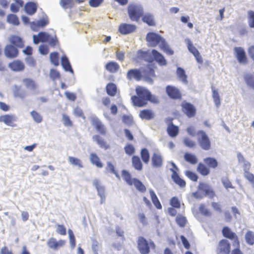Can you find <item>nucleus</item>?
Masks as SVG:
<instances>
[{"label": "nucleus", "instance_id": "16", "mask_svg": "<svg viewBox=\"0 0 254 254\" xmlns=\"http://www.w3.org/2000/svg\"><path fill=\"white\" fill-rule=\"evenodd\" d=\"M136 26L133 24L122 23L119 27V31L123 35H127L135 31Z\"/></svg>", "mask_w": 254, "mask_h": 254}, {"label": "nucleus", "instance_id": "7", "mask_svg": "<svg viewBox=\"0 0 254 254\" xmlns=\"http://www.w3.org/2000/svg\"><path fill=\"white\" fill-rule=\"evenodd\" d=\"M222 233L224 237L230 240L234 241V244L236 246H240L239 238L237 234L227 226H225L222 230Z\"/></svg>", "mask_w": 254, "mask_h": 254}, {"label": "nucleus", "instance_id": "46", "mask_svg": "<svg viewBox=\"0 0 254 254\" xmlns=\"http://www.w3.org/2000/svg\"><path fill=\"white\" fill-rule=\"evenodd\" d=\"M133 185L141 193H144L146 190V188L144 185L137 179L134 180Z\"/></svg>", "mask_w": 254, "mask_h": 254}, {"label": "nucleus", "instance_id": "33", "mask_svg": "<svg viewBox=\"0 0 254 254\" xmlns=\"http://www.w3.org/2000/svg\"><path fill=\"white\" fill-rule=\"evenodd\" d=\"M37 9V4L33 2H27L25 5V10L29 15H33Z\"/></svg>", "mask_w": 254, "mask_h": 254}, {"label": "nucleus", "instance_id": "11", "mask_svg": "<svg viewBox=\"0 0 254 254\" xmlns=\"http://www.w3.org/2000/svg\"><path fill=\"white\" fill-rule=\"evenodd\" d=\"M91 124L95 128L96 130L103 135L107 133V129L104 125L97 117L93 118L91 119Z\"/></svg>", "mask_w": 254, "mask_h": 254}, {"label": "nucleus", "instance_id": "23", "mask_svg": "<svg viewBox=\"0 0 254 254\" xmlns=\"http://www.w3.org/2000/svg\"><path fill=\"white\" fill-rule=\"evenodd\" d=\"M234 50L238 62L240 63L246 64L247 58L244 50L241 47H236Z\"/></svg>", "mask_w": 254, "mask_h": 254}, {"label": "nucleus", "instance_id": "63", "mask_svg": "<svg viewBox=\"0 0 254 254\" xmlns=\"http://www.w3.org/2000/svg\"><path fill=\"white\" fill-rule=\"evenodd\" d=\"M183 142L184 144L189 148H193L195 146V142L189 137H185Z\"/></svg>", "mask_w": 254, "mask_h": 254}, {"label": "nucleus", "instance_id": "21", "mask_svg": "<svg viewBox=\"0 0 254 254\" xmlns=\"http://www.w3.org/2000/svg\"><path fill=\"white\" fill-rule=\"evenodd\" d=\"M142 77L147 81H152V78L155 76V71L150 65H147L141 70Z\"/></svg>", "mask_w": 254, "mask_h": 254}, {"label": "nucleus", "instance_id": "62", "mask_svg": "<svg viewBox=\"0 0 254 254\" xmlns=\"http://www.w3.org/2000/svg\"><path fill=\"white\" fill-rule=\"evenodd\" d=\"M72 0H61L60 4L64 8H70L73 5Z\"/></svg>", "mask_w": 254, "mask_h": 254}, {"label": "nucleus", "instance_id": "9", "mask_svg": "<svg viewBox=\"0 0 254 254\" xmlns=\"http://www.w3.org/2000/svg\"><path fill=\"white\" fill-rule=\"evenodd\" d=\"M173 119H167L166 122L168 124L167 132L168 135L171 137H176L179 133V127L175 125L172 122Z\"/></svg>", "mask_w": 254, "mask_h": 254}, {"label": "nucleus", "instance_id": "15", "mask_svg": "<svg viewBox=\"0 0 254 254\" xmlns=\"http://www.w3.org/2000/svg\"><path fill=\"white\" fill-rule=\"evenodd\" d=\"M127 78L130 80L134 79L140 81L142 78L141 70L137 68L130 69L127 73Z\"/></svg>", "mask_w": 254, "mask_h": 254}, {"label": "nucleus", "instance_id": "41", "mask_svg": "<svg viewBox=\"0 0 254 254\" xmlns=\"http://www.w3.org/2000/svg\"><path fill=\"white\" fill-rule=\"evenodd\" d=\"M204 162L207 165L209 168L215 169L218 165V163L217 160L212 157H207L203 159Z\"/></svg>", "mask_w": 254, "mask_h": 254}, {"label": "nucleus", "instance_id": "17", "mask_svg": "<svg viewBox=\"0 0 254 254\" xmlns=\"http://www.w3.org/2000/svg\"><path fill=\"white\" fill-rule=\"evenodd\" d=\"M188 48L189 51L193 54L197 62L200 64L203 63V59L197 49L193 45L190 40L187 43Z\"/></svg>", "mask_w": 254, "mask_h": 254}, {"label": "nucleus", "instance_id": "24", "mask_svg": "<svg viewBox=\"0 0 254 254\" xmlns=\"http://www.w3.org/2000/svg\"><path fill=\"white\" fill-rule=\"evenodd\" d=\"M152 165L155 168L161 167L163 164V158L159 153H154L151 157Z\"/></svg>", "mask_w": 254, "mask_h": 254}, {"label": "nucleus", "instance_id": "31", "mask_svg": "<svg viewBox=\"0 0 254 254\" xmlns=\"http://www.w3.org/2000/svg\"><path fill=\"white\" fill-rule=\"evenodd\" d=\"M196 170L198 173L203 176H206L210 173L209 167L201 162L198 163Z\"/></svg>", "mask_w": 254, "mask_h": 254}, {"label": "nucleus", "instance_id": "30", "mask_svg": "<svg viewBox=\"0 0 254 254\" xmlns=\"http://www.w3.org/2000/svg\"><path fill=\"white\" fill-rule=\"evenodd\" d=\"M173 173L171 178L173 181L179 186L181 188H184L186 185V183L184 180L181 178L177 172L174 170H172Z\"/></svg>", "mask_w": 254, "mask_h": 254}, {"label": "nucleus", "instance_id": "43", "mask_svg": "<svg viewBox=\"0 0 254 254\" xmlns=\"http://www.w3.org/2000/svg\"><path fill=\"white\" fill-rule=\"evenodd\" d=\"M24 1L22 0H14V3L10 5V10L13 12H17L19 10L20 7H23Z\"/></svg>", "mask_w": 254, "mask_h": 254}, {"label": "nucleus", "instance_id": "49", "mask_svg": "<svg viewBox=\"0 0 254 254\" xmlns=\"http://www.w3.org/2000/svg\"><path fill=\"white\" fill-rule=\"evenodd\" d=\"M68 160L69 163L73 166H77L79 168H82L83 167L82 161L78 158L69 156L68 158Z\"/></svg>", "mask_w": 254, "mask_h": 254}, {"label": "nucleus", "instance_id": "8", "mask_svg": "<svg viewBox=\"0 0 254 254\" xmlns=\"http://www.w3.org/2000/svg\"><path fill=\"white\" fill-rule=\"evenodd\" d=\"M4 53L7 58L12 59L16 58L18 56L19 51L17 48L11 44H8L6 45L4 48Z\"/></svg>", "mask_w": 254, "mask_h": 254}, {"label": "nucleus", "instance_id": "35", "mask_svg": "<svg viewBox=\"0 0 254 254\" xmlns=\"http://www.w3.org/2000/svg\"><path fill=\"white\" fill-rule=\"evenodd\" d=\"M106 69L111 73L116 72L120 68L119 64L115 62H109L105 65Z\"/></svg>", "mask_w": 254, "mask_h": 254}, {"label": "nucleus", "instance_id": "19", "mask_svg": "<svg viewBox=\"0 0 254 254\" xmlns=\"http://www.w3.org/2000/svg\"><path fill=\"white\" fill-rule=\"evenodd\" d=\"M93 184L97 189L98 195L101 197V203H104L105 200L104 187L102 185L100 181L98 180H95L93 182Z\"/></svg>", "mask_w": 254, "mask_h": 254}, {"label": "nucleus", "instance_id": "38", "mask_svg": "<svg viewBox=\"0 0 254 254\" xmlns=\"http://www.w3.org/2000/svg\"><path fill=\"white\" fill-rule=\"evenodd\" d=\"M90 160L92 164L95 165L98 168H102L103 166V164L101 162L100 159L96 153H92L90 154Z\"/></svg>", "mask_w": 254, "mask_h": 254}, {"label": "nucleus", "instance_id": "45", "mask_svg": "<svg viewBox=\"0 0 254 254\" xmlns=\"http://www.w3.org/2000/svg\"><path fill=\"white\" fill-rule=\"evenodd\" d=\"M140 154L141 158L144 163L148 164L150 160V154L148 150L146 148H142L140 150Z\"/></svg>", "mask_w": 254, "mask_h": 254}, {"label": "nucleus", "instance_id": "3", "mask_svg": "<svg viewBox=\"0 0 254 254\" xmlns=\"http://www.w3.org/2000/svg\"><path fill=\"white\" fill-rule=\"evenodd\" d=\"M128 14L132 21H138L143 14V8L136 4H129L127 7Z\"/></svg>", "mask_w": 254, "mask_h": 254}, {"label": "nucleus", "instance_id": "26", "mask_svg": "<svg viewBox=\"0 0 254 254\" xmlns=\"http://www.w3.org/2000/svg\"><path fill=\"white\" fill-rule=\"evenodd\" d=\"M139 117L142 120L149 121L154 119L155 117V114L154 112L151 109H143L140 111Z\"/></svg>", "mask_w": 254, "mask_h": 254}, {"label": "nucleus", "instance_id": "37", "mask_svg": "<svg viewBox=\"0 0 254 254\" xmlns=\"http://www.w3.org/2000/svg\"><path fill=\"white\" fill-rule=\"evenodd\" d=\"M106 92L110 96H115L117 92V87L115 84L109 83L106 87Z\"/></svg>", "mask_w": 254, "mask_h": 254}, {"label": "nucleus", "instance_id": "34", "mask_svg": "<svg viewBox=\"0 0 254 254\" xmlns=\"http://www.w3.org/2000/svg\"><path fill=\"white\" fill-rule=\"evenodd\" d=\"M122 176L124 180L127 183L129 186H132L134 180L136 178H132L131 174L128 171L124 170L122 171Z\"/></svg>", "mask_w": 254, "mask_h": 254}, {"label": "nucleus", "instance_id": "60", "mask_svg": "<svg viewBox=\"0 0 254 254\" xmlns=\"http://www.w3.org/2000/svg\"><path fill=\"white\" fill-rule=\"evenodd\" d=\"M185 175L190 180L193 182H196L198 180V176L194 172L188 170L185 173Z\"/></svg>", "mask_w": 254, "mask_h": 254}, {"label": "nucleus", "instance_id": "32", "mask_svg": "<svg viewBox=\"0 0 254 254\" xmlns=\"http://www.w3.org/2000/svg\"><path fill=\"white\" fill-rule=\"evenodd\" d=\"M133 167L137 171H141L143 168V164L139 156L133 155L131 158Z\"/></svg>", "mask_w": 254, "mask_h": 254}, {"label": "nucleus", "instance_id": "39", "mask_svg": "<svg viewBox=\"0 0 254 254\" xmlns=\"http://www.w3.org/2000/svg\"><path fill=\"white\" fill-rule=\"evenodd\" d=\"M25 86L30 90H34L37 88L35 81L31 78H25L22 80Z\"/></svg>", "mask_w": 254, "mask_h": 254}, {"label": "nucleus", "instance_id": "58", "mask_svg": "<svg viewBox=\"0 0 254 254\" xmlns=\"http://www.w3.org/2000/svg\"><path fill=\"white\" fill-rule=\"evenodd\" d=\"M69 243L72 249H74L76 246V241L72 231L71 229L68 230Z\"/></svg>", "mask_w": 254, "mask_h": 254}, {"label": "nucleus", "instance_id": "14", "mask_svg": "<svg viewBox=\"0 0 254 254\" xmlns=\"http://www.w3.org/2000/svg\"><path fill=\"white\" fill-rule=\"evenodd\" d=\"M166 93L170 98L174 99H181L182 94L180 90L176 87L168 85L166 88Z\"/></svg>", "mask_w": 254, "mask_h": 254}, {"label": "nucleus", "instance_id": "36", "mask_svg": "<svg viewBox=\"0 0 254 254\" xmlns=\"http://www.w3.org/2000/svg\"><path fill=\"white\" fill-rule=\"evenodd\" d=\"M93 138L101 148L106 150L110 147L109 145L99 135H94Z\"/></svg>", "mask_w": 254, "mask_h": 254}, {"label": "nucleus", "instance_id": "55", "mask_svg": "<svg viewBox=\"0 0 254 254\" xmlns=\"http://www.w3.org/2000/svg\"><path fill=\"white\" fill-rule=\"evenodd\" d=\"M33 120L37 123H40L43 120L42 116L36 111H32L30 113Z\"/></svg>", "mask_w": 254, "mask_h": 254}, {"label": "nucleus", "instance_id": "44", "mask_svg": "<svg viewBox=\"0 0 254 254\" xmlns=\"http://www.w3.org/2000/svg\"><path fill=\"white\" fill-rule=\"evenodd\" d=\"M184 159L186 162L192 165L196 164L198 161L195 155L188 152L185 154Z\"/></svg>", "mask_w": 254, "mask_h": 254}, {"label": "nucleus", "instance_id": "51", "mask_svg": "<svg viewBox=\"0 0 254 254\" xmlns=\"http://www.w3.org/2000/svg\"><path fill=\"white\" fill-rule=\"evenodd\" d=\"M51 62L55 66L59 64V55L58 52H53L50 55Z\"/></svg>", "mask_w": 254, "mask_h": 254}, {"label": "nucleus", "instance_id": "57", "mask_svg": "<svg viewBox=\"0 0 254 254\" xmlns=\"http://www.w3.org/2000/svg\"><path fill=\"white\" fill-rule=\"evenodd\" d=\"M247 84L254 89V78L251 74H247L244 77Z\"/></svg>", "mask_w": 254, "mask_h": 254}, {"label": "nucleus", "instance_id": "12", "mask_svg": "<svg viewBox=\"0 0 254 254\" xmlns=\"http://www.w3.org/2000/svg\"><path fill=\"white\" fill-rule=\"evenodd\" d=\"M66 241L64 240L57 241L56 239L53 237L49 239L47 242L49 248L54 250H57L63 247Z\"/></svg>", "mask_w": 254, "mask_h": 254}, {"label": "nucleus", "instance_id": "29", "mask_svg": "<svg viewBox=\"0 0 254 254\" xmlns=\"http://www.w3.org/2000/svg\"><path fill=\"white\" fill-rule=\"evenodd\" d=\"M173 173L171 178L173 181L179 186L181 188H184L186 185V183L184 180L181 178L177 172L174 170H172Z\"/></svg>", "mask_w": 254, "mask_h": 254}, {"label": "nucleus", "instance_id": "20", "mask_svg": "<svg viewBox=\"0 0 254 254\" xmlns=\"http://www.w3.org/2000/svg\"><path fill=\"white\" fill-rule=\"evenodd\" d=\"M9 68L14 71H21L25 68L24 63L19 60H14L8 64Z\"/></svg>", "mask_w": 254, "mask_h": 254}, {"label": "nucleus", "instance_id": "53", "mask_svg": "<svg viewBox=\"0 0 254 254\" xmlns=\"http://www.w3.org/2000/svg\"><path fill=\"white\" fill-rule=\"evenodd\" d=\"M123 122L127 126H131L133 124V119L132 116L124 115L122 117Z\"/></svg>", "mask_w": 254, "mask_h": 254}, {"label": "nucleus", "instance_id": "40", "mask_svg": "<svg viewBox=\"0 0 254 254\" xmlns=\"http://www.w3.org/2000/svg\"><path fill=\"white\" fill-rule=\"evenodd\" d=\"M142 20L148 26H154L156 24L153 16L150 13H146L142 15Z\"/></svg>", "mask_w": 254, "mask_h": 254}, {"label": "nucleus", "instance_id": "13", "mask_svg": "<svg viewBox=\"0 0 254 254\" xmlns=\"http://www.w3.org/2000/svg\"><path fill=\"white\" fill-rule=\"evenodd\" d=\"M146 40L149 43L150 46L155 47L161 41V37L157 34L149 32L146 35Z\"/></svg>", "mask_w": 254, "mask_h": 254}, {"label": "nucleus", "instance_id": "28", "mask_svg": "<svg viewBox=\"0 0 254 254\" xmlns=\"http://www.w3.org/2000/svg\"><path fill=\"white\" fill-rule=\"evenodd\" d=\"M136 60H144L148 62H153V59L148 51H143L139 50L137 51Z\"/></svg>", "mask_w": 254, "mask_h": 254}, {"label": "nucleus", "instance_id": "56", "mask_svg": "<svg viewBox=\"0 0 254 254\" xmlns=\"http://www.w3.org/2000/svg\"><path fill=\"white\" fill-rule=\"evenodd\" d=\"M7 20L8 22L15 25H18L19 24V21L18 17L14 14H9L7 16Z\"/></svg>", "mask_w": 254, "mask_h": 254}, {"label": "nucleus", "instance_id": "59", "mask_svg": "<svg viewBox=\"0 0 254 254\" xmlns=\"http://www.w3.org/2000/svg\"><path fill=\"white\" fill-rule=\"evenodd\" d=\"M49 76L50 78L54 81L57 79H60L61 78V74L60 72L53 68L50 70Z\"/></svg>", "mask_w": 254, "mask_h": 254}, {"label": "nucleus", "instance_id": "64", "mask_svg": "<svg viewBox=\"0 0 254 254\" xmlns=\"http://www.w3.org/2000/svg\"><path fill=\"white\" fill-rule=\"evenodd\" d=\"M245 178L250 182L252 184L254 185V175L250 172H244Z\"/></svg>", "mask_w": 254, "mask_h": 254}, {"label": "nucleus", "instance_id": "61", "mask_svg": "<svg viewBox=\"0 0 254 254\" xmlns=\"http://www.w3.org/2000/svg\"><path fill=\"white\" fill-rule=\"evenodd\" d=\"M248 24L251 28H254V11L249 10L248 12Z\"/></svg>", "mask_w": 254, "mask_h": 254}, {"label": "nucleus", "instance_id": "52", "mask_svg": "<svg viewBox=\"0 0 254 254\" xmlns=\"http://www.w3.org/2000/svg\"><path fill=\"white\" fill-rule=\"evenodd\" d=\"M124 150L125 153L129 156L133 155L135 152L134 146L130 143H127L124 147Z\"/></svg>", "mask_w": 254, "mask_h": 254}, {"label": "nucleus", "instance_id": "27", "mask_svg": "<svg viewBox=\"0 0 254 254\" xmlns=\"http://www.w3.org/2000/svg\"><path fill=\"white\" fill-rule=\"evenodd\" d=\"M50 36L46 32H41L38 33V36L34 35L33 36V42L37 44L39 42H46L49 41Z\"/></svg>", "mask_w": 254, "mask_h": 254}, {"label": "nucleus", "instance_id": "50", "mask_svg": "<svg viewBox=\"0 0 254 254\" xmlns=\"http://www.w3.org/2000/svg\"><path fill=\"white\" fill-rule=\"evenodd\" d=\"M176 222L180 227H184L187 223V220L185 216L179 214L176 218Z\"/></svg>", "mask_w": 254, "mask_h": 254}, {"label": "nucleus", "instance_id": "10", "mask_svg": "<svg viewBox=\"0 0 254 254\" xmlns=\"http://www.w3.org/2000/svg\"><path fill=\"white\" fill-rule=\"evenodd\" d=\"M198 190L203 192L204 195L208 196L210 198H213L215 196L214 191L206 183H200L198 185Z\"/></svg>", "mask_w": 254, "mask_h": 254}, {"label": "nucleus", "instance_id": "42", "mask_svg": "<svg viewBox=\"0 0 254 254\" xmlns=\"http://www.w3.org/2000/svg\"><path fill=\"white\" fill-rule=\"evenodd\" d=\"M61 64L64 69L66 71L73 73V70L71 66L68 59L66 56H63L61 59Z\"/></svg>", "mask_w": 254, "mask_h": 254}, {"label": "nucleus", "instance_id": "47", "mask_svg": "<svg viewBox=\"0 0 254 254\" xmlns=\"http://www.w3.org/2000/svg\"><path fill=\"white\" fill-rule=\"evenodd\" d=\"M177 74L178 78L184 83H187V76L184 69L180 67L177 69Z\"/></svg>", "mask_w": 254, "mask_h": 254}, {"label": "nucleus", "instance_id": "22", "mask_svg": "<svg viewBox=\"0 0 254 254\" xmlns=\"http://www.w3.org/2000/svg\"><path fill=\"white\" fill-rule=\"evenodd\" d=\"M11 45L17 48H22L24 46V42L22 39L17 35H12L10 36L8 40Z\"/></svg>", "mask_w": 254, "mask_h": 254}, {"label": "nucleus", "instance_id": "54", "mask_svg": "<svg viewBox=\"0 0 254 254\" xmlns=\"http://www.w3.org/2000/svg\"><path fill=\"white\" fill-rule=\"evenodd\" d=\"M245 239L248 244L253 245L254 244V233L250 231H248L246 234Z\"/></svg>", "mask_w": 254, "mask_h": 254}, {"label": "nucleus", "instance_id": "18", "mask_svg": "<svg viewBox=\"0 0 254 254\" xmlns=\"http://www.w3.org/2000/svg\"><path fill=\"white\" fill-rule=\"evenodd\" d=\"M16 121V117L14 115L5 114L0 116V122L3 123L6 125L14 127V123Z\"/></svg>", "mask_w": 254, "mask_h": 254}, {"label": "nucleus", "instance_id": "4", "mask_svg": "<svg viewBox=\"0 0 254 254\" xmlns=\"http://www.w3.org/2000/svg\"><path fill=\"white\" fill-rule=\"evenodd\" d=\"M197 142L201 149L208 150L211 148V141L206 132L199 130L196 133Z\"/></svg>", "mask_w": 254, "mask_h": 254}, {"label": "nucleus", "instance_id": "1", "mask_svg": "<svg viewBox=\"0 0 254 254\" xmlns=\"http://www.w3.org/2000/svg\"><path fill=\"white\" fill-rule=\"evenodd\" d=\"M136 95L131 96V100L133 105L138 107H142L147 105L148 101L153 104H158L159 100L157 97L152 95L146 88L137 86L135 88Z\"/></svg>", "mask_w": 254, "mask_h": 254}, {"label": "nucleus", "instance_id": "25", "mask_svg": "<svg viewBox=\"0 0 254 254\" xmlns=\"http://www.w3.org/2000/svg\"><path fill=\"white\" fill-rule=\"evenodd\" d=\"M151 53L153 57V61L154 60L160 65H165L167 64L166 61L163 56L157 50H152Z\"/></svg>", "mask_w": 254, "mask_h": 254}, {"label": "nucleus", "instance_id": "6", "mask_svg": "<svg viewBox=\"0 0 254 254\" xmlns=\"http://www.w3.org/2000/svg\"><path fill=\"white\" fill-rule=\"evenodd\" d=\"M231 246L228 240L223 239L219 241L216 247L217 254H230Z\"/></svg>", "mask_w": 254, "mask_h": 254}, {"label": "nucleus", "instance_id": "5", "mask_svg": "<svg viewBox=\"0 0 254 254\" xmlns=\"http://www.w3.org/2000/svg\"><path fill=\"white\" fill-rule=\"evenodd\" d=\"M182 112L189 118L194 117L196 113L195 106L190 102L184 101L181 104Z\"/></svg>", "mask_w": 254, "mask_h": 254}, {"label": "nucleus", "instance_id": "48", "mask_svg": "<svg viewBox=\"0 0 254 254\" xmlns=\"http://www.w3.org/2000/svg\"><path fill=\"white\" fill-rule=\"evenodd\" d=\"M199 211L203 216L205 217H210L212 215L211 211L207 207L204 203H201L199 206Z\"/></svg>", "mask_w": 254, "mask_h": 254}, {"label": "nucleus", "instance_id": "2", "mask_svg": "<svg viewBox=\"0 0 254 254\" xmlns=\"http://www.w3.org/2000/svg\"><path fill=\"white\" fill-rule=\"evenodd\" d=\"M137 245V249L141 254H149L150 249L154 250L156 247L154 243L152 240L148 241L142 236L138 238Z\"/></svg>", "mask_w": 254, "mask_h": 254}]
</instances>
